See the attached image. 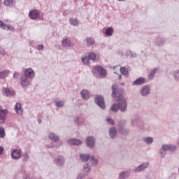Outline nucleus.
I'll list each match as a JSON object with an SVG mask.
<instances>
[{
  "label": "nucleus",
  "mask_w": 179,
  "mask_h": 179,
  "mask_svg": "<svg viewBox=\"0 0 179 179\" xmlns=\"http://www.w3.org/2000/svg\"><path fill=\"white\" fill-rule=\"evenodd\" d=\"M29 78H20V85L21 87L26 90L28 88L29 86L31 85V81L29 80Z\"/></svg>",
  "instance_id": "13"
},
{
  "label": "nucleus",
  "mask_w": 179,
  "mask_h": 179,
  "mask_svg": "<svg viewBox=\"0 0 179 179\" xmlns=\"http://www.w3.org/2000/svg\"><path fill=\"white\" fill-rule=\"evenodd\" d=\"M173 78L175 80L179 82V69L173 72Z\"/></svg>",
  "instance_id": "41"
},
{
  "label": "nucleus",
  "mask_w": 179,
  "mask_h": 179,
  "mask_svg": "<svg viewBox=\"0 0 179 179\" xmlns=\"http://www.w3.org/2000/svg\"><path fill=\"white\" fill-rule=\"evenodd\" d=\"M19 76H20V73L15 72V73H13V78L15 80H17Z\"/></svg>",
  "instance_id": "49"
},
{
  "label": "nucleus",
  "mask_w": 179,
  "mask_h": 179,
  "mask_svg": "<svg viewBox=\"0 0 179 179\" xmlns=\"http://www.w3.org/2000/svg\"><path fill=\"white\" fill-rule=\"evenodd\" d=\"M69 22L70 24L73 27H76L77 25H78V20H77L76 18H70Z\"/></svg>",
  "instance_id": "35"
},
{
  "label": "nucleus",
  "mask_w": 179,
  "mask_h": 179,
  "mask_svg": "<svg viewBox=\"0 0 179 179\" xmlns=\"http://www.w3.org/2000/svg\"><path fill=\"white\" fill-rule=\"evenodd\" d=\"M119 132L122 135H128V134H129V130L123 127H121L119 128Z\"/></svg>",
  "instance_id": "34"
},
{
  "label": "nucleus",
  "mask_w": 179,
  "mask_h": 179,
  "mask_svg": "<svg viewBox=\"0 0 179 179\" xmlns=\"http://www.w3.org/2000/svg\"><path fill=\"white\" fill-rule=\"evenodd\" d=\"M55 47V48H59V46L58 45H56Z\"/></svg>",
  "instance_id": "57"
},
{
  "label": "nucleus",
  "mask_w": 179,
  "mask_h": 179,
  "mask_svg": "<svg viewBox=\"0 0 179 179\" xmlns=\"http://www.w3.org/2000/svg\"><path fill=\"white\" fill-rule=\"evenodd\" d=\"M3 95L6 97H12L15 95V92L10 90L9 88L3 87L2 88Z\"/></svg>",
  "instance_id": "14"
},
{
  "label": "nucleus",
  "mask_w": 179,
  "mask_h": 179,
  "mask_svg": "<svg viewBox=\"0 0 179 179\" xmlns=\"http://www.w3.org/2000/svg\"><path fill=\"white\" fill-rule=\"evenodd\" d=\"M87 176H89V174H85L83 173H79V174H78L77 176H76V179H84Z\"/></svg>",
  "instance_id": "44"
},
{
  "label": "nucleus",
  "mask_w": 179,
  "mask_h": 179,
  "mask_svg": "<svg viewBox=\"0 0 179 179\" xmlns=\"http://www.w3.org/2000/svg\"><path fill=\"white\" fill-rule=\"evenodd\" d=\"M81 97L83 98V99L84 100H89L90 99V92L89 91H87V90H83L81 91Z\"/></svg>",
  "instance_id": "27"
},
{
  "label": "nucleus",
  "mask_w": 179,
  "mask_h": 179,
  "mask_svg": "<svg viewBox=\"0 0 179 179\" xmlns=\"http://www.w3.org/2000/svg\"><path fill=\"white\" fill-rule=\"evenodd\" d=\"M5 6L13 8L15 6L16 1L15 0H4L3 2Z\"/></svg>",
  "instance_id": "25"
},
{
  "label": "nucleus",
  "mask_w": 179,
  "mask_h": 179,
  "mask_svg": "<svg viewBox=\"0 0 179 179\" xmlns=\"http://www.w3.org/2000/svg\"><path fill=\"white\" fill-rule=\"evenodd\" d=\"M126 57L130 58V59H135L137 57V55L135 52H132L130 50H127L125 52Z\"/></svg>",
  "instance_id": "26"
},
{
  "label": "nucleus",
  "mask_w": 179,
  "mask_h": 179,
  "mask_svg": "<svg viewBox=\"0 0 179 179\" xmlns=\"http://www.w3.org/2000/svg\"><path fill=\"white\" fill-rule=\"evenodd\" d=\"M145 83H146L145 78L141 77L136 79V80L133 81V83H131V85L133 86H140V85H145Z\"/></svg>",
  "instance_id": "18"
},
{
  "label": "nucleus",
  "mask_w": 179,
  "mask_h": 179,
  "mask_svg": "<svg viewBox=\"0 0 179 179\" xmlns=\"http://www.w3.org/2000/svg\"><path fill=\"white\" fill-rule=\"evenodd\" d=\"M36 77V72L32 69L29 68L26 69L25 71H24V76L21 78H27L30 80H33Z\"/></svg>",
  "instance_id": "2"
},
{
  "label": "nucleus",
  "mask_w": 179,
  "mask_h": 179,
  "mask_svg": "<svg viewBox=\"0 0 179 179\" xmlns=\"http://www.w3.org/2000/svg\"><path fill=\"white\" fill-rule=\"evenodd\" d=\"M157 72H158L157 68H155L153 70H152L151 72H150V74H148V79L150 80H153V78L155 77Z\"/></svg>",
  "instance_id": "29"
},
{
  "label": "nucleus",
  "mask_w": 179,
  "mask_h": 179,
  "mask_svg": "<svg viewBox=\"0 0 179 179\" xmlns=\"http://www.w3.org/2000/svg\"><path fill=\"white\" fill-rule=\"evenodd\" d=\"M46 148H51V149H52V145H46Z\"/></svg>",
  "instance_id": "54"
},
{
  "label": "nucleus",
  "mask_w": 179,
  "mask_h": 179,
  "mask_svg": "<svg viewBox=\"0 0 179 179\" xmlns=\"http://www.w3.org/2000/svg\"><path fill=\"white\" fill-rule=\"evenodd\" d=\"M48 138L49 140L51 141V142L53 143H57L59 141V136H58L57 134H56L55 132H50V134H49L48 135Z\"/></svg>",
  "instance_id": "19"
},
{
  "label": "nucleus",
  "mask_w": 179,
  "mask_h": 179,
  "mask_svg": "<svg viewBox=\"0 0 179 179\" xmlns=\"http://www.w3.org/2000/svg\"><path fill=\"white\" fill-rule=\"evenodd\" d=\"M114 34V29L113 27H108L105 31V34L107 36H112Z\"/></svg>",
  "instance_id": "31"
},
{
  "label": "nucleus",
  "mask_w": 179,
  "mask_h": 179,
  "mask_svg": "<svg viewBox=\"0 0 179 179\" xmlns=\"http://www.w3.org/2000/svg\"><path fill=\"white\" fill-rule=\"evenodd\" d=\"M139 93L141 96H148L149 94H150V86L144 85L143 87H141V90L139 91Z\"/></svg>",
  "instance_id": "9"
},
{
  "label": "nucleus",
  "mask_w": 179,
  "mask_h": 179,
  "mask_svg": "<svg viewBox=\"0 0 179 179\" xmlns=\"http://www.w3.org/2000/svg\"><path fill=\"white\" fill-rule=\"evenodd\" d=\"M0 53H1V51H0Z\"/></svg>",
  "instance_id": "63"
},
{
  "label": "nucleus",
  "mask_w": 179,
  "mask_h": 179,
  "mask_svg": "<svg viewBox=\"0 0 179 179\" xmlns=\"http://www.w3.org/2000/svg\"><path fill=\"white\" fill-rule=\"evenodd\" d=\"M64 101L61 100V101H55V106H56L57 108H62L64 106Z\"/></svg>",
  "instance_id": "33"
},
{
  "label": "nucleus",
  "mask_w": 179,
  "mask_h": 179,
  "mask_svg": "<svg viewBox=\"0 0 179 179\" xmlns=\"http://www.w3.org/2000/svg\"><path fill=\"white\" fill-rule=\"evenodd\" d=\"M91 171H92V167L90 166V165L89 164H85L80 173H85V175H89Z\"/></svg>",
  "instance_id": "23"
},
{
  "label": "nucleus",
  "mask_w": 179,
  "mask_h": 179,
  "mask_svg": "<svg viewBox=\"0 0 179 179\" xmlns=\"http://www.w3.org/2000/svg\"><path fill=\"white\" fill-rule=\"evenodd\" d=\"M138 120L139 118L138 116H135L133 118H131V125H134V124H135V122H136Z\"/></svg>",
  "instance_id": "46"
},
{
  "label": "nucleus",
  "mask_w": 179,
  "mask_h": 179,
  "mask_svg": "<svg viewBox=\"0 0 179 179\" xmlns=\"http://www.w3.org/2000/svg\"><path fill=\"white\" fill-rule=\"evenodd\" d=\"M24 179H34V178H30L29 176H24Z\"/></svg>",
  "instance_id": "55"
},
{
  "label": "nucleus",
  "mask_w": 179,
  "mask_h": 179,
  "mask_svg": "<svg viewBox=\"0 0 179 179\" xmlns=\"http://www.w3.org/2000/svg\"><path fill=\"white\" fill-rule=\"evenodd\" d=\"M8 110L2 109V106H0V124H4L7 119Z\"/></svg>",
  "instance_id": "6"
},
{
  "label": "nucleus",
  "mask_w": 179,
  "mask_h": 179,
  "mask_svg": "<svg viewBox=\"0 0 179 179\" xmlns=\"http://www.w3.org/2000/svg\"><path fill=\"white\" fill-rule=\"evenodd\" d=\"M90 162L92 163V165L93 166H95L97 165V164L99 163V160L94 157V156H92V157H90Z\"/></svg>",
  "instance_id": "36"
},
{
  "label": "nucleus",
  "mask_w": 179,
  "mask_h": 179,
  "mask_svg": "<svg viewBox=\"0 0 179 179\" xmlns=\"http://www.w3.org/2000/svg\"><path fill=\"white\" fill-rule=\"evenodd\" d=\"M159 156H160L162 158H164V157L166 156V152H163L162 150H159Z\"/></svg>",
  "instance_id": "50"
},
{
  "label": "nucleus",
  "mask_w": 179,
  "mask_h": 179,
  "mask_svg": "<svg viewBox=\"0 0 179 179\" xmlns=\"http://www.w3.org/2000/svg\"><path fill=\"white\" fill-rule=\"evenodd\" d=\"M29 160V154L28 152H24L22 155V162H27Z\"/></svg>",
  "instance_id": "42"
},
{
  "label": "nucleus",
  "mask_w": 179,
  "mask_h": 179,
  "mask_svg": "<svg viewBox=\"0 0 179 179\" xmlns=\"http://www.w3.org/2000/svg\"><path fill=\"white\" fill-rule=\"evenodd\" d=\"M10 71L9 70H4L0 72V79H5L9 76Z\"/></svg>",
  "instance_id": "30"
},
{
  "label": "nucleus",
  "mask_w": 179,
  "mask_h": 179,
  "mask_svg": "<svg viewBox=\"0 0 179 179\" xmlns=\"http://www.w3.org/2000/svg\"><path fill=\"white\" fill-rule=\"evenodd\" d=\"M108 124H110V125H114L115 124V121L114 120L111 119V118H107L106 120Z\"/></svg>",
  "instance_id": "48"
},
{
  "label": "nucleus",
  "mask_w": 179,
  "mask_h": 179,
  "mask_svg": "<svg viewBox=\"0 0 179 179\" xmlns=\"http://www.w3.org/2000/svg\"><path fill=\"white\" fill-rule=\"evenodd\" d=\"M120 72L123 76H128V69L125 67H121Z\"/></svg>",
  "instance_id": "43"
},
{
  "label": "nucleus",
  "mask_w": 179,
  "mask_h": 179,
  "mask_svg": "<svg viewBox=\"0 0 179 179\" xmlns=\"http://www.w3.org/2000/svg\"><path fill=\"white\" fill-rule=\"evenodd\" d=\"M131 174L130 171H122L119 173L118 178L119 179H127L129 178Z\"/></svg>",
  "instance_id": "20"
},
{
  "label": "nucleus",
  "mask_w": 179,
  "mask_h": 179,
  "mask_svg": "<svg viewBox=\"0 0 179 179\" xmlns=\"http://www.w3.org/2000/svg\"><path fill=\"white\" fill-rule=\"evenodd\" d=\"M74 121H75V122H76L78 126H82L85 123V120L82 117H77L74 120Z\"/></svg>",
  "instance_id": "32"
},
{
  "label": "nucleus",
  "mask_w": 179,
  "mask_h": 179,
  "mask_svg": "<svg viewBox=\"0 0 179 179\" xmlns=\"http://www.w3.org/2000/svg\"><path fill=\"white\" fill-rule=\"evenodd\" d=\"M143 142L147 145H151L153 143V138L152 137H145L143 138Z\"/></svg>",
  "instance_id": "38"
},
{
  "label": "nucleus",
  "mask_w": 179,
  "mask_h": 179,
  "mask_svg": "<svg viewBox=\"0 0 179 179\" xmlns=\"http://www.w3.org/2000/svg\"><path fill=\"white\" fill-rule=\"evenodd\" d=\"M148 167H149V163L148 162L141 164V165H138V167L134 168V169L133 170V172L134 173H141V172L145 171Z\"/></svg>",
  "instance_id": "7"
},
{
  "label": "nucleus",
  "mask_w": 179,
  "mask_h": 179,
  "mask_svg": "<svg viewBox=\"0 0 179 179\" xmlns=\"http://www.w3.org/2000/svg\"><path fill=\"white\" fill-rule=\"evenodd\" d=\"M69 145H71L73 146H79L83 143V142L80 139H69L67 141Z\"/></svg>",
  "instance_id": "21"
},
{
  "label": "nucleus",
  "mask_w": 179,
  "mask_h": 179,
  "mask_svg": "<svg viewBox=\"0 0 179 179\" xmlns=\"http://www.w3.org/2000/svg\"><path fill=\"white\" fill-rule=\"evenodd\" d=\"M112 96L115 99V101L118 103H114L110 108V110L113 112H117L119 110L121 113H125L127 111V101L124 96H123V89L118 88L117 84H113L112 85Z\"/></svg>",
  "instance_id": "1"
},
{
  "label": "nucleus",
  "mask_w": 179,
  "mask_h": 179,
  "mask_svg": "<svg viewBox=\"0 0 179 179\" xmlns=\"http://www.w3.org/2000/svg\"><path fill=\"white\" fill-rule=\"evenodd\" d=\"M44 49V46L42 44H38V46H36V50L38 51H43Z\"/></svg>",
  "instance_id": "47"
},
{
  "label": "nucleus",
  "mask_w": 179,
  "mask_h": 179,
  "mask_svg": "<svg viewBox=\"0 0 179 179\" xmlns=\"http://www.w3.org/2000/svg\"><path fill=\"white\" fill-rule=\"evenodd\" d=\"M94 71H96L99 73L100 78H104L107 76V71L102 66H96L93 67L92 73H94Z\"/></svg>",
  "instance_id": "4"
},
{
  "label": "nucleus",
  "mask_w": 179,
  "mask_h": 179,
  "mask_svg": "<svg viewBox=\"0 0 179 179\" xmlns=\"http://www.w3.org/2000/svg\"><path fill=\"white\" fill-rule=\"evenodd\" d=\"M162 150H164V152H176L177 150V147L175 145H162Z\"/></svg>",
  "instance_id": "15"
},
{
  "label": "nucleus",
  "mask_w": 179,
  "mask_h": 179,
  "mask_svg": "<svg viewBox=\"0 0 179 179\" xmlns=\"http://www.w3.org/2000/svg\"><path fill=\"white\" fill-rule=\"evenodd\" d=\"M79 157L83 163H87L92 157L89 154H80Z\"/></svg>",
  "instance_id": "22"
},
{
  "label": "nucleus",
  "mask_w": 179,
  "mask_h": 179,
  "mask_svg": "<svg viewBox=\"0 0 179 179\" xmlns=\"http://www.w3.org/2000/svg\"><path fill=\"white\" fill-rule=\"evenodd\" d=\"M41 17V13L37 9H33L29 13V18L31 20H37Z\"/></svg>",
  "instance_id": "3"
},
{
  "label": "nucleus",
  "mask_w": 179,
  "mask_h": 179,
  "mask_svg": "<svg viewBox=\"0 0 179 179\" xmlns=\"http://www.w3.org/2000/svg\"><path fill=\"white\" fill-rule=\"evenodd\" d=\"M178 145L179 146V142L178 143Z\"/></svg>",
  "instance_id": "61"
},
{
  "label": "nucleus",
  "mask_w": 179,
  "mask_h": 179,
  "mask_svg": "<svg viewBox=\"0 0 179 179\" xmlns=\"http://www.w3.org/2000/svg\"><path fill=\"white\" fill-rule=\"evenodd\" d=\"M6 27V24H4L1 20H0V28L5 29Z\"/></svg>",
  "instance_id": "51"
},
{
  "label": "nucleus",
  "mask_w": 179,
  "mask_h": 179,
  "mask_svg": "<svg viewBox=\"0 0 179 179\" xmlns=\"http://www.w3.org/2000/svg\"><path fill=\"white\" fill-rule=\"evenodd\" d=\"M52 149L59 148V145H52Z\"/></svg>",
  "instance_id": "52"
},
{
  "label": "nucleus",
  "mask_w": 179,
  "mask_h": 179,
  "mask_svg": "<svg viewBox=\"0 0 179 179\" xmlns=\"http://www.w3.org/2000/svg\"><path fill=\"white\" fill-rule=\"evenodd\" d=\"M65 159L63 156H57V158L54 159V164L57 167H62L64 165Z\"/></svg>",
  "instance_id": "11"
},
{
  "label": "nucleus",
  "mask_w": 179,
  "mask_h": 179,
  "mask_svg": "<svg viewBox=\"0 0 179 179\" xmlns=\"http://www.w3.org/2000/svg\"><path fill=\"white\" fill-rule=\"evenodd\" d=\"M85 45H87V48H91L94 44V39L92 37H87L85 38Z\"/></svg>",
  "instance_id": "24"
},
{
  "label": "nucleus",
  "mask_w": 179,
  "mask_h": 179,
  "mask_svg": "<svg viewBox=\"0 0 179 179\" xmlns=\"http://www.w3.org/2000/svg\"><path fill=\"white\" fill-rule=\"evenodd\" d=\"M6 136L5 129L0 127V138L3 139Z\"/></svg>",
  "instance_id": "40"
},
{
  "label": "nucleus",
  "mask_w": 179,
  "mask_h": 179,
  "mask_svg": "<svg viewBox=\"0 0 179 179\" xmlns=\"http://www.w3.org/2000/svg\"><path fill=\"white\" fill-rule=\"evenodd\" d=\"M121 85H124V83H121Z\"/></svg>",
  "instance_id": "60"
},
{
  "label": "nucleus",
  "mask_w": 179,
  "mask_h": 179,
  "mask_svg": "<svg viewBox=\"0 0 179 179\" xmlns=\"http://www.w3.org/2000/svg\"><path fill=\"white\" fill-rule=\"evenodd\" d=\"M90 60V59L88 57H87V56L82 57V58H81V61H82L83 64L85 65H87V66H89Z\"/></svg>",
  "instance_id": "37"
},
{
  "label": "nucleus",
  "mask_w": 179,
  "mask_h": 179,
  "mask_svg": "<svg viewBox=\"0 0 179 179\" xmlns=\"http://www.w3.org/2000/svg\"><path fill=\"white\" fill-rule=\"evenodd\" d=\"M95 142H96V139L94 138V136H87V139H85V143L87 144V146L88 148H94L95 147Z\"/></svg>",
  "instance_id": "8"
},
{
  "label": "nucleus",
  "mask_w": 179,
  "mask_h": 179,
  "mask_svg": "<svg viewBox=\"0 0 179 179\" xmlns=\"http://www.w3.org/2000/svg\"><path fill=\"white\" fill-rule=\"evenodd\" d=\"M178 173H179V168L178 169Z\"/></svg>",
  "instance_id": "59"
},
{
  "label": "nucleus",
  "mask_w": 179,
  "mask_h": 179,
  "mask_svg": "<svg viewBox=\"0 0 179 179\" xmlns=\"http://www.w3.org/2000/svg\"><path fill=\"white\" fill-rule=\"evenodd\" d=\"M11 159L17 160L22 158V151L18 149L11 150L10 153Z\"/></svg>",
  "instance_id": "10"
},
{
  "label": "nucleus",
  "mask_w": 179,
  "mask_h": 179,
  "mask_svg": "<svg viewBox=\"0 0 179 179\" xmlns=\"http://www.w3.org/2000/svg\"><path fill=\"white\" fill-rule=\"evenodd\" d=\"M117 129L115 127L110 128L108 131V134H110V137L112 139L115 138V136H117Z\"/></svg>",
  "instance_id": "28"
},
{
  "label": "nucleus",
  "mask_w": 179,
  "mask_h": 179,
  "mask_svg": "<svg viewBox=\"0 0 179 179\" xmlns=\"http://www.w3.org/2000/svg\"><path fill=\"white\" fill-rule=\"evenodd\" d=\"M154 44L162 47L166 44V38L163 36H158L156 38H155Z\"/></svg>",
  "instance_id": "12"
},
{
  "label": "nucleus",
  "mask_w": 179,
  "mask_h": 179,
  "mask_svg": "<svg viewBox=\"0 0 179 179\" xmlns=\"http://www.w3.org/2000/svg\"><path fill=\"white\" fill-rule=\"evenodd\" d=\"M119 1H124L125 0H117Z\"/></svg>",
  "instance_id": "58"
},
{
  "label": "nucleus",
  "mask_w": 179,
  "mask_h": 179,
  "mask_svg": "<svg viewBox=\"0 0 179 179\" xmlns=\"http://www.w3.org/2000/svg\"><path fill=\"white\" fill-rule=\"evenodd\" d=\"M3 151H4V148L0 146V155H1Z\"/></svg>",
  "instance_id": "53"
},
{
  "label": "nucleus",
  "mask_w": 179,
  "mask_h": 179,
  "mask_svg": "<svg viewBox=\"0 0 179 179\" xmlns=\"http://www.w3.org/2000/svg\"><path fill=\"white\" fill-rule=\"evenodd\" d=\"M87 179H94V178H87Z\"/></svg>",
  "instance_id": "62"
},
{
  "label": "nucleus",
  "mask_w": 179,
  "mask_h": 179,
  "mask_svg": "<svg viewBox=\"0 0 179 179\" xmlns=\"http://www.w3.org/2000/svg\"><path fill=\"white\" fill-rule=\"evenodd\" d=\"M87 57L92 61H94L96 58V55H95L94 52H90L88 53V56H87Z\"/></svg>",
  "instance_id": "39"
},
{
  "label": "nucleus",
  "mask_w": 179,
  "mask_h": 179,
  "mask_svg": "<svg viewBox=\"0 0 179 179\" xmlns=\"http://www.w3.org/2000/svg\"><path fill=\"white\" fill-rule=\"evenodd\" d=\"M15 111L16 115H17L18 116H22L23 108H22V103H20V102H17L15 103Z\"/></svg>",
  "instance_id": "16"
},
{
  "label": "nucleus",
  "mask_w": 179,
  "mask_h": 179,
  "mask_svg": "<svg viewBox=\"0 0 179 179\" xmlns=\"http://www.w3.org/2000/svg\"><path fill=\"white\" fill-rule=\"evenodd\" d=\"M62 44L64 48H73L74 43L69 38H64L62 41Z\"/></svg>",
  "instance_id": "17"
},
{
  "label": "nucleus",
  "mask_w": 179,
  "mask_h": 179,
  "mask_svg": "<svg viewBox=\"0 0 179 179\" xmlns=\"http://www.w3.org/2000/svg\"><path fill=\"white\" fill-rule=\"evenodd\" d=\"M94 102L101 109L104 110L106 108L104 98L102 96L98 95L96 98H95Z\"/></svg>",
  "instance_id": "5"
},
{
  "label": "nucleus",
  "mask_w": 179,
  "mask_h": 179,
  "mask_svg": "<svg viewBox=\"0 0 179 179\" xmlns=\"http://www.w3.org/2000/svg\"><path fill=\"white\" fill-rule=\"evenodd\" d=\"M122 78V76L121 75L118 76V79L120 80Z\"/></svg>",
  "instance_id": "56"
},
{
  "label": "nucleus",
  "mask_w": 179,
  "mask_h": 179,
  "mask_svg": "<svg viewBox=\"0 0 179 179\" xmlns=\"http://www.w3.org/2000/svg\"><path fill=\"white\" fill-rule=\"evenodd\" d=\"M4 30H8L10 31H15V27H13L12 25H6L5 28H2Z\"/></svg>",
  "instance_id": "45"
}]
</instances>
